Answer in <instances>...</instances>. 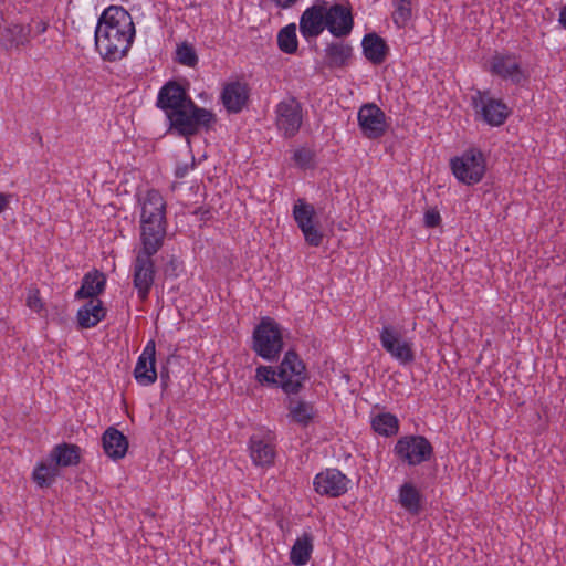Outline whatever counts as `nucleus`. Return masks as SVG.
I'll list each match as a JSON object with an SVG mask.
<instances>
[{
	"instance_id": "nucleus-45",
	"label": "nucleus",
	"mask_w": 566,
	"mask_h": 566,
	"mask_svg": "<svg viewBox=\"0 0 566 566\" xmlns=\"http://www.w3.org/2000/svg\"><path fill=\"white\" fill-rule=\"evenodd\" d=\"M193 213L200 216V220H203V221L211 219L210 209H206L203 207H199Z\"/></svg>"
},
{
	"instance_id": "nucleus-27",
	"label": "nucleus",
	"mask_w": 566,
	"mask_h": 566,
	"mask_svg": "<svg viewBox=\"0 0 566 566\" xmlns=\"http://www.w3.org/2000/svg\"><path fill=\"white\" fill-rule=\"evenodd\" d=\"M312 552L313 535L305 532L294 542L290 552V560L295 566H303L310 560Z\"/></svg>"
},
{
	"instance_id": "nucleus-20",
	"label": "nucleus",
	"mask_w": 566,
	"mask_h": 566,
	"mask_svg": "<svg viewBox=\"0 0 566 566\" xmlns=\"http://www.w3.org/2000/svg\"><path fill=\"white\" fill-rule=\"evenodd\" d=\"M104 452L113 460L123 459L128 450V439L115 427L107 428L102 436Z\"/></svg>"
},
{
	"instance_id": "nucleus-28",
	"label": "nucleus",
	"mask_w": 566,
	"mask_h": 566,
	"mask_svg": "<svg viewBox=\"0 0 566 566\" xmlns=\"http://www.w3.org/2000/svg\"><path fill=\"white\" fill-rule=\"evenodd\" d=\"M289 416L303 427L308 426L314 418V407L311 402L304 400L296 401L292 396H287Z\"/></svg>"
},
{
	"instance_id": "nucleus-41",
	"label": "nucleus",
	"mask_w": 566,
	"mask_h": 566,
	"mask_svg": "<svg viewBox=\"0 0 566 566\" xmlns=\"http://www.w3.org/2000/svg\"><path fill=\"white\" fill-rule=\"evenodd\" d=\"M441 223L440 212L436 209H429L424 212V226L427 228H436Z\"/></svg>"
},
{
	"instance_id": "nucleus-35",
	"label": "nucleus",
	"mask_w": 566,
	"mask_h": 566,
	"mask_svg": "<svg viewBox=\"0 0 566 566\" xmlns=\"http://www.w3.org/2000/svg\"><path fill=\"white\" fill-rule=\"evenodd\" d=\"M411 4L412 0H394L392 21L398 28H403L411 19Z\"/></svg>"
},
{
	"instance_id": "nucleus-5",
	"label": "nucleus",
	"mask_w": 566,
	"mask_h": 566,
	"mask_svg": "<svg viewBox=\"0 0 566 566\" xmlns=\"http://www.w3.org/2000/svg\"><path fill=\"white\" fill-rule=\"evenodd\" d=\"M284 342L279 323L269 316L262 317L252 334V350L268 361H276Z\"/></svg>"
},
{
	"instance_id": "nucleus-22",
	"label": "nucleus",
	"mask_w": 566,
	"mask_h": 566,
	"mask_svg": "<svg viewBox=\"0 0 566 566\" xmlns=\"http://www.w3.org/2000/svg\"><path fill=\"white\" fill-rule=\"evenodd\" d=\"M105 287L106 275L103 272L95 269L84 274L81 287L75 293V298L94 300V297L98 296L105 291Z\"/></svg>"
},
{
	"instance_id": "nucleus-46",
	"label": "nucleus",
	"mask_w": 566,
	"mask_h": 566,
	"mask_svg": "<svg viewBox=\"0 0 566 566\" xmlns=\"http://www.w3.org/2000/svg\"><path fill=\"white\" fill-rule=\"evenodd\" d=\"M279 8L287 9L293 7L298 0H272Z\"/></svg>"
},
{
	"instance_id": "nucleus-25",
	"label": "nucleus",
	"mask_w": 566,
	"mask_h": 566,
	"mask_svg": "<svg viewBox=\"0 0 566 566\" xmlns=\"http://www.w3.org/2000/svg\"><path fill=\"white\" fill-rule=\"evenodd\" d=\"M51 460L59 470L61 467H73L81 462V448L73 443H60L50 453Z\"/></svg>"
},
{
	"instance_id": "nucleus-38",
	"label": "nucleus",
	"mask_w": 566,
	"mask_h": 566,
	"mask_svg": "<svg viewBox=\"0 0 566 566\" xmlns=\"http://www.w3.org/2000/svg\"><path fill=\"white\" fill-rule=\"evenodd\" d=\"M305 242L311 247H319L323 242V233L316 228L315 223L301 229Z\"/></svg>"
},
{
	"instance_id": "nucleus-9",
	"label": "nucleus",
	"mask_w": 566,
	"mask_h": 566,
	"mask_svg": "<svg viewBox=\"0 0 566 566\" xmlns=\"http://www.w3.org/2000/svg\"><path fill=\"white\" fill-rule=\"evenodd\" d=\"M192 102L187 88L179 82L170 80L159 90L156 106L165 113L169 120Z\"/></svg>"
},
{
	"instance_id": "nucleus-26",
	"label": "nucleus",
	"mask_w": 566,
	"mask_h": 566,
	"mask_svg": "<svg viewBox=\"0 0 566 566\" xmlns=\"http://www.w3.org/2000/svg\"><path fill=\"white\" fill-rule=\"evenodd\" d=\"M399 503L411 515H419L423 510V496L411 482L400 486Z\"/></svg>"
},
{
	"instance_id": "nucleus-14",
	"label": "nucleus",
	"mask_w": 566,
	"mask_h": 566,
	"mask_svg": "<svg viewBox=\"0 0 566 566\" xmlns=\"http://www.w3.org/2000/svg\"><path fill=\"white\" fill-rule=\"evenodd\" d=\"M490 71L503 80H510L515 85H520L526 80L521 62L515 54L496 52L492 56Z\"/></svg>"
},
{
	"instance_id": "nucleus-21",
	"label": "nucleus",
	"mask_w": 566,
	"mask_h": 566,
	"mask_svg": "<svg viewBox=\"0 0 566 566\" xmlns=\"http://www.w3.org/2000/svg\"><path fill=\"white\" fill-rule=\"evenodd\" d=\"M361 46L365 57L375 65L382 64L389 54L387 42L376 32L365 34Z\"/></svg>"
},
{
	"instance_id": "nucleus-11",
	"label": "nucleus",
	"mask_w": 566,
	"mask_h": 566,
	"mask_svg": "<svg viewBox=\"0 0 566 566\" xmlns=\"http://www.w3.org/2000/svg\"><path fill=\"white\" fill-rule=\"evenodd\" d=\"M154 253L138 251L133 263V285L137 290L138 298L145 302L149 297L155 282Z\"/></svg>"
},
{
	"instance_id": "nucleus-16",
	"label": "nucleus",
	"mask_w": 566,
	"mask_h": 566,
	"mask_svg": "<svg viewBox=\"0 0 566 566\" xmlns=\"http://www.w3.org/2000/svg\"><path fill=\"white\" fill-rule=\"evenodd\" d=\"M354 57L353 46L340 41H332L326 44L324 49L323 65L329 70L346 69L352 63Z\"/></svg>"
},
{
	"instance_id": "nucleus-29",
	"label": "nucleus",
	"mask_w": 566,
	"mask_h": 566,
	"mask_svg": "<svg viewBox=\"0 0 566 566\" xmlns=\"http://www.w3.org/2000/svg\"><path fill=\"white\" fill-rule=\"evenodd\" d=\"M373 429L385 437H391L399 431V420L390 412H382L377 415L371 421Z\"/></svg>"
},
{
	"instance_id": "nucleus-37",
	"label": "nucleus",
	"mask_w": 566,
	"mask_h": 566,
	"mask_svg": "<svg viewBox=\"0 0 566 566\" xmlns=\"http://www.w3.org/2000/svg\"><path fill=\"white\" fill-rule=\"evenodd\" d=\"M176 54V60L182 65L193 67L198 63V55L195 48L187 42H184L177 46Z\"/></svg>"
},
{
	"instance_id": "nucleus-15",
	"label": "nucleus",
	"mask_w": 566,
	"mask_h": 566,
	"mask_svg": "<svg viewBox=\"0 0 566 566\" xmlns=\"http://www.w3.org/2000/svg\"><path fill=\"white\" fill-rule=\"evenodd\" d=\"M134 377L142 386H150L156 382L158 374L156 370V343L154 339L147 342L138 357L134 369Z\"/></svg>"
},
{
	"instance_id": "nucleus-7",
	"label": "nucleus",
	"mask_w": 566,
	"mask_h": 566,
	"mask_svg": "<svg viewBox=\"0 0 566 566\" xmlns=\"http://www.w3.org/2000/svg\"><path fill=\"white\" fill-rule=\"evenodd\" d=\"M276 369L277 377L283 380L281 381V389L287 396L298 394L308 379L306 365L294 349H289L284 354Z\"/></svg>"
},
{
	"instance_id": "nucleus-40",
	"label": "nucleus",
	"mask_w": 566,
	"mask_h": 566,
	"mask_svg": "<svg viewBox=\"0 0 566 566\" xmlns=\"http://www.w3.org/2000/svg\"><path fill=\"white\" fill-rule=\"evenodd\" d=\"M27 305L35 312H40L42 310L43 303L40 297L39 290L35 289L29 292L27 297Z\"/></svg>"
},
{
	"instance_id": "nucleus-8",
	"label": "nucleus",
	"mask_w": 566,
	"mask_h": 566,
	"mask_svg": "<svg viewBox=\"0 0 566 566\" xmlns=\"http://www.w3.org/2000/svg\"><path fill=\"white\" fill-rule=\"evenodd\" d=\"M395 453L410 467L419 465L431 460L433 447L423 436L409 434L400 437L395 446Z\"/></svg>"
},
{
	"instance_id": "nucleus-47",
	"label": "nucleus",
	"mask_w": 566,
	"mask_h": 566,
	"mask_svg": "<svg viewBox=\"0 0 566 566\" xmlns=\"http://www.w3.org/2000/svg\"><path fill=\"white\" fill-rule=\"evenodd\" d=\"M558 22L566 30V4L559 9Z\"/></svg>"
},
{
	"instance_id": "nucleus-17",
	"label": "nucleus",
	"mask_w": 566,
	"mask_h": 566,
	"mask_svg": "<svg viewBox=\"0 0 566 566\" xmlns=\"http://www.w3.org/2000/svg\"><path fill=\"white\" fill-rule=\"evenodd\" d=\"M472 104L474 108H480L483 119L493 126L503 124L509 115L505 104L493 98L485 99L480 91H478L476 96L472 97Z\"/></svg>"
},
{
	"instance_id": "nucleus-39",
	"label": "nucleus",
	"mask_w": 566,
	"mask_h": 566,
	"mask_svg": "<svg viewBox=\"0 0 566 566\" xmlns=\"http://www.w3.org/2000/svg\"><path fill=\"white\" fill-rule=\"evenodd\" d=\"M182 271V262L179 261L175 255L170 256L164 268V274L166 277H178Z\"/></svg>"
},
{
	"instance_id": "nucleus-24",
	"label": "nucleus",
	"mask_w": 566,
	"mask_h": 566,
	"mask_svg": "<svg viewBox=\"0 0 566 566\" xmlns=\"http://www.w3.org/2000/svg\"><path fill=\"white\" fill-rule=\"evenodd\" d=\"M250 455L255 465L270 467L274 462L275 447L269 440L252 436L250 439Z\"/></svg>"
},
{
	"instance_id": "nucleus-18",
	"label": "nucleus",
	"mask_w": 566,
	"mask_h": 566,
	"mask_svg": "<svg viewBox=\"0 0 566 566\" xmlns=\"http://www.w3.org/2000/svg\"><path fill=\"white\" fill-rule=\"evenodd\" d=\"M277 127L284 130L285 137L291 138L298 132L302 124L301 109L294 99L281 102L277 105Z\"/></svg>"
},
{
	"instance_id": "nucleus-19",
	"label": "nucleus",
	"mask_w": 566,
	"mask_h": 566,
	"mask_svg": "<svg viewBox=\"0 0 566 566\" xmlns=\"http://www.w3.org/2000/svg\"><path fill=\"white\" fill-rule=\"evenodd\" d=\"M249 99V87L239 81L224 85L221 92V101L229 113H239Z\"/></svg>"
},
{
	"instance_id": "nucleus-48",
	"label": "nucleus",
	"mask_w": 566,
	"mask_h": 566,
	"mask_svg": "<svg viewBox=\"0 0 566 566\" xmlns=\"http://www.w3.org/2000/svg\"><path fill=\"white\" fill-rule=\"evenodd\" d=\"M190 145H191L190 143H187V147H188V148H190ZM191 151H192V150H191V149H189V153H191Z\"/></svg>"
},
{
	"instance_id": "nucleus-6",
	"label": "nucleus",
	"mask_w": 566,
	"mask_h": 566,
	"mask_svg": "<svg viewBox=\"0 0 566 566\" xmlns=\"http://www.w3.org/2000/svg\"><path fill=\"white\" fill-rule=\"evenodd\" d=\"M449 165L458 181L467 186H473L484 178L486 157L481 149L470 147L460 156L452 157Z\"/></svg>"
},
{
	"instance_id": "nucleus-2",
	"label": "nucleus",
	"mask_w": 566,
	"mask_h": 566,
	"mask_svg": "<svg viewBox=\"0 0 566 566\" xmlns=\"http://www.w3.org/2000/svg\"><path fill=\"white\" fill-rule=\"evenodd\" d=\"M94 38L96 50L104 60L114 62L123 59L135 38L132 15L123 7L109 6L97 20Z\"/></svg>"
},
{
	"instance_id": "nucleus-13",
	"label": "nucleus",
	"mask_w": 566,
	"mask_h": 566,
	"mask_svg": "<svg viewBox=\"0 0 566 566\" xmlns=\"http://www.w3.org/2000/svg\"><path fill=\"white\" fill-rule=\"evenodd\" d=\"M349 479L338 469H326L314 478V489L321 495L338 497L348 490Z\"/></svg>"
},
{
	"instance_id": "nucleus-3",
	"label": "nucleus",
	"mask_w": 566,
	"mask_h": 566,
	"mask_svg": "<svg viewBox=\"0 0 566 566\" xmlns=\"http://www.w3.org/2000/svg\"><path fill=\"white\" fill-rule=\"evenodd\" d=\"M166 202L158 190L147 191L140 213V242L138 251L156 254L166 237Z\"/></svg>"
},
{
	"instance_id": "nucleus-10",
	"label": "nucleus",
	"mask_w": 566,
	"mask_h": 566,
	"mask_svg": "<svg viewBox=\"0 0 566 566\" xmlns=\"http://www.w3.org/2000/svg\"><path fill=\"white\" fill-rule=\"evenodd\" d=\"M379 339L382 348L400 364L409 365L415 361L412 343L403 338L400 331L394 325H384L379 333Z\"/></svg>"
},
{
	"instance_id": "nucleus-33",
	"label": "nucleus",
	"mask_w": 566,
	"mask_h": 566,
	"mask_svg": "<svg viewBox=\"0 0 566 566\" xmlns=\"http://www.w3.org/2000/svg\"><path fill=\"white\" fill-rule=\"evenodd\" d=\"M56 475V467L41 462L34 469L32 479L40 488H50L55 481Z\"/></svg>"
},
{
	"instance_id": "nucleus-30",
	"label": "nucleus",
	"mask_w": 566,
	"mask_h": 566,
	"mask_svg": "<svg viewBox=\"0 0 566 566\" xmlns=\"http://www.w3.org/2000/svg\"><path fill=\"white\" fill-rule=\"evenodd\" d=\"M279 49L286 54H295L298 49L296 24L290 23L283 27L277 33Z\"/></svg>"
},
{
	"instance_id": "nucleus-12",
	"label": "nucleus",
	"mask_w": 566,
	"mask_h": 566,
	"mask_svg": "<svg viewBox=\"0 0 566 566\" xmlns=\"http://www.w3.org/2000/svg\"><path fill=\"white\" fill-rule=\"evenodd\" d=\"M358 124L365 137L380 138L388 125L385 112L374 103L364 104L358 111Z\"/></svg>"
},
{
	"instance_id": "nucleus-36",
	"label": "nucleus",
	"mask_w": 566,
	"mask_h": 566,
	"mask_svg": "<svg viewBox=\"0 0 566 566\" xmlns=\"http://www.w3.org/2000/svg\"><path fill=\"white\" fill-rule=\"evenodd\" d=\"M316 151L310 147L302 146L293 154L295 165L301 169H313L316 166Z\"/></svg>"
},
{
	"instance_id": "nucleus-31",
	"label": "nucleus",
	"mask_w": 566,
	"mask_h": 566,
	"mask_svg": "<svg viewBox=\"0 0 566 566\" xmlns=\"http://www.w3.org/2000/svg\"><path fill=\"white\" fill-rule=\"evenodd\" d=\"M30 27L23 24H12L4 29L2 39L9 42L10 48H19L29 41Z\"/></svg>"
},
{
	"instance_id": "nucleus-4",
	"label": "nucleus",
	"mask_w": 566,
	"mask_h": 566,
	"mask_svg": "<svg viewBox=\"0 0 566 566\" xmlns=\"http://www.w3.org/2000/svg\"><path fill=\"white\" fill-rule=\"evenodd\" d=\"M217 122L214 113L192 102L188 103L187 107L168 120V130L189 142L192 136L213 130Z\"/></svg>"
},
{
	"instance_id": "nucleus-44",
	"label": "nucleus",
	"mask_w": 566,
	"mask_h": 566,
	"mask_svg": "<svg viewBox=\"0 0 566 566\" xmlns=\"http://www.w3.org/2000/svg\"><path fill=\"white\" fill-rule=\"evenodd\" d=\"M12 195L0 192V213H2L9 206Z\"/></svg>"
},
{
	"instance_id": "nucleus-23",
	"label": "nucleus",
	"mask_w": 566,
	"mask_h": 566,
	"mask_svg": "<svg viewBox=\"0 0 566 566\" xmlns=\"http://www.w3.org/2000/svg\"><path fill=\"white\" fill-rule=\"evenodd\" d=\"M106 308L103 306V302L98 298L90 300L77 311L76 318L78 327L92 328L96 326L106 316Z\"/></svg>"
},
{
	"instance_id": "nucleus-43",
	"label": "nucleus",
	"mask_w": 566,
	"mask_h": 566,
	"mask_svg": "<svg viewBox=\"0 0 566 566\" xmlns=\"http://www.w3.org/2000/svg\"><path fill=\"white\" fill-rule=\"evenodd\" d=\"M171 357H167L166 364L161 365L160 367V380H161V387L163 389H166L168 387L169 382V368L168 364L170 361Z\"/></svg>"
},
{
	"instance_id": "nucleus-32",
	"label": "nucleus",
	"mask_w": 566,
	"mask_h": 566,
	"mask_svg": "<svg viewBox=\"0 0 566 566\" xmlns=\"http://www.w3.org/2000/svg\"><path fill=\"white\" fill-rule=\"evenodd\" d=\"M315 217L314 207L304 199H298L293 207V218L300 229L313 224Z\"/></svg>"
},
{
	"instance_id": "nucleus-42",
	"label": "nucleus",
	"mask_w": 566,
	"mask_h": 566,
	"mask_svg": "<svg viewBox=\"0 0 566 566\" xmlns=\"http://www.w3.org/2000/svg\"><path fill=\"white\" fill-rule=\"evenodd\" d=\"M196 164V159H195V156L192 155L191 156V164H178L176 169H175V176L179 179L184 178L188 171H189V168L190 167H193Z\"/></svg>"
},
{
	"instance_id": "nucleus-34",
	"label": "nucleus",
	"mask_w": 566,
	"mask_h": 566,
	"mask_svg": "<svg viewBox=\"0 0 566 566\" xmlns=\"http://www.w3.org/2000/svg\"><path fill=\"white\" fill-rule=\"evenodd\" d=\"M255 380L270 388H281V378L277 377V369L272 366H259L255 369Z\"/></svg>"
},
{
	"instance_id": "nucleus-1",
	"label": "nucleus",
	"mask_w": 566,
	"mask_h": 566,
	"mask_svg": "<svg viewBox=\"0 0 566 566\" xmlns=\"http://www.w3.org/2000/svg\"><path fill=\"white\" fill-rule=\"evenodd\" d=\"M355 25L353 8L346 3L315 0L300 17V33L317 50V38L327 30L336 39L347 38Z\"/></svg>"
}]
</instances>
